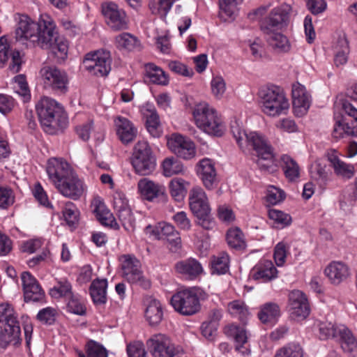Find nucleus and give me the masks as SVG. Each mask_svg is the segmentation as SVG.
<instances>
[{"label":"nucleus","instance_id":"obj_47","mask_svg":"<svg viewBox=\"0 0 357 357\" xmlns=\"http://www.w3.org/2000/svg\"><path fill=\"white\" fill-rule=\"evenodd\" d=\"M116 211L125 229L128 231H132L135 229V221L129 206Z\"/></svg>","mask_w":357,"mask_h":357},{"label":"nucleus","instance_id":"obj_35","mask_svg":"<svg viewBox=\"0 0 357 357\" xmlns=\"http://www.w3.org/2000/svg\"><path fill=\"white\" fill-rule=\"evenodd\" d=\"M281 167L285 177L289 181H295L300 176V167L295 160L288 155L281 157Z\"/></svg>","mask_w":357,"mask_h":357},{"label":"nucleus","instance_id":"obj_14","mask_svg":"<svg viewBox=\"0 0 357 357\" xmlns=\"http://www.w3.org/2000/svg\"><path fill=\"white\" fill-rule=\"evenodd\" d=\"M38 28L33 45L42 49H49L58 38L59 33L53 19L48 15H42L38 20Z\"/></svg>","mask_w":357,"mask_h":357},{"label":"nucleus","instance_id":"obj_30","mask_svg":"<svg viewBox=\"0 0 357 357\" xmlns=\"http://www.w3.org/2000/svg\"><path fill=\"white\" fill-rule=\"evenodd\" d=\"M338 336L341 348L351 357H357V341L352 333L344 326H340Z\"/></svg>","mask_w":357,"mask_h":357},{"label":"nucleus","instance_id":"obj_33","mask_svg":"<svg viewBox=\"0 0 357 357\" xmlns=\"http://www.w3.org/2000/svg\"><path fill=\"white\" fill-rule=\"evenodd\" d=\"M328 160L337 176L346 179H349L354 176L355 170L352 165L345 163L333 154L328 156Z\"/></svg>","mask_w":357,"mask_h":357},{"label":"nucleus","instance_id":"obj_8","mask_svg":"<svg viewBox=\"0 0 357 357\" xmlns=\"http://www.w3.org/2000/svg\"><path fill=\"white\" fill-rule=\"evenodd\" d=\"M259 102L264 114L270 116L286 114L289 102L282 91L278 86L261 89L259 91Z\"/></svg>","mask_w":357,"mask_h":357},{"label":"nucleus","instance_id":"obj_37","mask_svg":"<svg viewBox=\"0 0 357 357\" xmlns=\"http://www.w3.org/2000/svg\"><path fill=\"white\" fill-rule=\"evenodd\" d=\"M145 69L146 77L151 82L164 86L168 84V76L160 68L153 63H148L145 66Z\"/></svg>","mask_w":357,"mask_h":357},{"label":"nucleus","instance_id":"obj_2","mask_svg":"<svg viewBox=\"0 0 357 357\" xmlns=\"http://www.w3.org/2000/svg\"><path fill=\"white\" fill-rule=\"evenodd\" d=\"M46 171L49 178L63 196L77 200L84 194V182L67 162L51 158L47 162Z\"/></svg>","mask_w":357,"mask_h":357},{"label":"nucleus","instance_id":"obj_41","mask_svg":"<svg viewBox=\"0 0 357 357\" xmlns=\"http://www.w3.org/2000/svg\"><path fill=\"white\" fill-rule=\"evenodd\" d=\"M186 185L188 183L180 178H174L169 182V192L175 201L183 200L187 193Z\"/></svg>","mask_w":357,"mask_h":357},{"label":"nucleus","instance_id":"obj_23","mask_svg":"<svg viewBox=\"0 0 357 357\" xmlns=\"http://www.w3.org/2000/svg\"><path fill=\"white\" fill-rule=\"evenodd\" d=\"M292 104L295 112L305 113L310 106V96L304 86L299 83L292 85Z\"/></svg>","mask_w":357,"mask_h":357},{"label":"nucleus","instance_id":"obj_57","mask_svg":"<svg viewBox=\"0 0 357 357\" xmlns=\"http://www.w3.org/2000/svg\"><path fill=\"white\" fill-rule=\"evenodd\" d=\"M288 249L289 246L284 242H280L275 245L274 259L277 266H281L284 264Z\"/></svg>","mask_w":357,"mask_h":357},{"label":"nucleus","instance_id":"obj_1","mask_svg":"<svg viewBox=\"0 0 357 357\" xmlns=\"http://www.w3.org/2000/svg\"><path fill=\"white\" fill-rule=\"evenodd\" d=\"M231 132L241 149L250 146L255 151L256 163L261 171L273 173L277 170L273 149L264 136L256 132L246 133L236 120L231 123Z\"/></svg>","mask_w":357,"mask_h":357},{"label":"nucleus","instance_id":"obj_59","mask_svg":"<svg viewBox=\"0 0 357 357\" xmlns=\"http://www.w3.org/2000/svg\"><path fill=\"white\" fill-rule=\"evenodd\" d=\"M88 357H107L105 348L95 341H90L87 344Z\"/></svg>","mask_w":357,"mask_h":357},{"label":"nucleus","instance_id":"obj_26","mask_svg":"<svg viewBox=\"0 0 357 357\" xmlns=\"http://www.w3.org/2000/svg\"><path fill=\"white\" fill-rule=\"evenodd\" d=\"M197 174L206 188L211 189L216 181V170L213 161L204 158L198 164Z\"/></svg>","mask_w":357,"mask_h":357},{"label":"nucleus","instance_id":"obj_4","mask_svg":"<svg viewBox=\"0 0 357 357\" xmlns=\"http://www.w3.org/2000/svg\"><path fill=\"white\" fill-rule=\"evenodd\" d=\"M287 19V12L281 7L273 8L261 23V30L268 43L274 49L287 52L289 42L286 36L278 32Z\"/></svg>","mask_w":357,"mask_h":357},{"label":"nucleus","instance_id":"obj_62","mask_svg":"<svg viewBox=\"0 0 357 357\" xmlns=\"http://www.w3.org/2000/svg\"><path fill=\"white\" fill-rule=\"evenodd\" d=\"M10 46L5 36L0 38V68H3L7 62L10 54Z\"/></svg>","mask_w":357,"mask_h":357},{"label":"nucleus","instance_id":"obj_10","mask_svg":"<svg viewBox=\"0 0 357 357\" xmlns=\"http://www.w3.org/2000/svg\"><path fill=\"white\" fill-rule=\"evenodd\" d=\"M131 162L135 171L140 175H149L155 168V158L147 142L139 141L134 146Z\"/></svg>","mask_w":357,"mask_h":357},{"label":"nucleus","instance_id":"obj_56","mask_svg":"<svg viewBox=\"0 0 357 357\" xmlns=\"http://www.w3.org/2000/svg\"><path fill=\"white\" fill-rule=\"evenodd\" d=\"M15 202V196L13 190L6 187L0 185V207L7 208Z\"/></svg>","mask_w":357,"mask_h":357},{"label":"nucleus","instance_id":"obj_28","mask_svg":"<svg viewBox=\"0 0 357 357\" xmlns=\"http://www.w3.org/2000/svg\"><path fill=\"white\" fill-rule=\"evenodd\" d=\"M92 206L93 207V213L96 215L98 220L102 225L108 226L115 229H119V225L117 224L114 217L106 208L104 203L100 200L95 199L92 202Z\"/></svg>","mask_w":357,"mask_h":357},{"label":"nucleus","instance_id":"obj_25","mask_svg":"<svg viewBox=\"0 0 357 357\" xmlns=\"http://www.w3.org/2000/svg\"><path fill=\"white\" fill-rule=\"evenodd\" d=\"M324 273L331 282L333 284H339L345 280L349 275V267L340 261L330 263L324 270Z\"/></svg>","mask_w":357,"mask_h":357},{"label":"nucleus","instance_id":"obj_53","mask_svg":"<svg viewBox=\"0 0 357 357\" xmlns=\"http://www.w3.org/2000/svg\"><path fill=\"white\" fill-rule=\"evenodd\" d=\"M24 301L26 302L33 301L38 302L44 298L45 294L40 284H36L29 287L24 292Z\"/></svg>","mask_w":357,"mask_h":357},{"label":"nucleus","instance_id":"obj_16","mask_svg":"<svg viewBox=\"0 0 357 357\" xmlns=\"http://www.w3.org/2000/svg\"><path fill=\"white\" fill-rule=\"evenodd\" d=\"M102 13L106 23L114 31H121L128 28L126 13L119 9L116 3L112 2L103 3Z\"/></svg>","mask_w":357,"mask_h":357},{"label":"nucleus","instance_id":"obj_20","mask_svg":"<svg viewBox=\"0 0 357 357\" xmlns=\"http://www.w3.org/2000/svg\"><path fill=\"white\" fill-rule=\"evenodd\" d=\"M146 229L147 231L151 229L153 235L158 239L167 238L168 242L175 248L181 245V239L179 232L171 224L162 222L155 229H153L151 225H149L146 227Z\"/></svg>","mask_w":357,"mask_h":357},{"label":"nucleus","instance_id":"obj_63","mask_svg":"<svg viewBox=\"0 0 357 357\" xmlns=\"http://www.w3.org/2000/svg\"><path fill=\"white\" fill-rule=\"evenodd\" d=\"M56 311L52 307H45L40 310L37 314V319L49 325L52 324L55 321Z\"/></svg>","mask_w":357,"mask_h":357},{"label":"nucleus","instance_id":"obj_17","mask_svg":"<svg viewBox=\"0 0 357 357\" xmlns=\"http://www.w3.org/2000/svg\"><path fill=\"white\" fill-rule=\"evenodd\" d=\"M289 312L291 317L301 320L310 314V306L305 295L299 290H294L289 294Z\"/></svg>","mask_w":357,"mask_h":357},{"label":"nucleus","instance_id":"obj_55","mask_svg":"<svg viewBox=\"0 0 357 357\" xmlns=\"http://www.w3.org/2000/svg\"><path fill=\"white\" fill-rule=\"evenodd\" d=\"M213 95L217 98H221L226 91V84L221 76H215L211 82Z\"/></svg>","mask_w":357,"mask_h":357},{"label":"nucleus","instance_id":"obj_24","mask_svg":"<svg viewBox=\"0 0 357 357\" xmlns=\"http://www.w3.org/2000/svg\"><path fill=\"white\" fill-rule=\"evenodd\" d=\"M137 188L141 196L148 201H153L155 198L164 195L165 191L163 185L146 178L139 181Z\"/></svg>","mask_w":357,"mask_h":357},{"label":"nucleus","instance_id":"obj_50","mask_svg":"<svg viewBox=\"0 0 357 357\" xmlns=\"http://www.w3.org/2000/svg\"><path fill=\"white\" fill-rule=\"evenodd\" d=\"M229 255L226 253H221L212 261L213 273L217 274H225L229 270Z\"/></svg>","mask_w":357,"mask_h":357},{"label":"nucleus","instance_id":"obj_13","mask_svg":"<svg viewBox=\"0 0 357 357\" xmlns=\"http://www.w3.org/2000/svg\"><path fill=\"white\" fill-rule=\"evenodd\" d=\"M40 74L46 89L63 94L68 91V79L66 73L55 66H45Z\"/></svg>","mask_w":357,"mask_h":357},{"label":"nucleus","instance_id":"obj_27","mask_svg":"<svg viewBox=\"0 0 357 357\" xmlns=\"http://www.w3.org/2000/svg\"><path fill=\"white\" fill-rule=\"evenodd\" d=\"M278 271L271 261L262 260L253 268V278L266 282L277 277Z\"/></svg>","mask_w":357,"mask_h":357},{"label":"nucleus","instance_id":"obj_39","mask_svg":"<svg viewBox=\"0 0 357 357\" xmlns=\"http://www.w3.org/2000/svg\"><path fill=\"white\" fill-rule=\"evenodd\" d=\"M349 42L345 37L338 38L335 47L334 63L337 67L347 63L349 54Z\"/></svg>","mask_w":357,"mask_h":357},{"label":"nucleus","instance_id":"obj_49","mask_svg":"<svg viewBox=\"0 0 357 357\" xmlns=\"http://www.w3.org/2000/svg\"><path fill=\"white\" fill-rule=\"evenodd\" d=\"M319 337L321 340H326L330 337L338 336V329L340 327L335 326L331 322L322 321L318 325Z\"/></svg>","mask_w":357,"mask_h":357},{"label":"nucleus","instance_id":"obj_11","mask_svg":"<svg viewBox=\"0 0 357 357\" xmlns=\"http://www.w3.org/2000/svg\"><path fill=\"white\" fill-rule=\"evenodd\" d=\"M146 346L153 357H175L181 351L167 335L162 333L151 335L146 341Z\"/></svg>","mask_w":357,"mask_h":357},{"label":"nucleus","instance_id":"obj_61","mask_svg":"<svg viewBox=\"0 0 357 357\" xmlns=\"http://www.w3.org/2000/svg\"><path fill=\"white\" fill-rule=\"evenodd\" d=\"M68 298H70L67 304L68 310L75 314L84 315L86 312V308L79 299L74 296L73 294Z\"/></svg>","mask_w":357,"mask_h":357},{"label":"nucleus","instance_id":"obj_31","mask_svg":"<svg viewBox=\"0 0 357 357\" xmlns=\"http://www.w3.org/2000/svg\"><path fill=\"white\" fill-rule=\"evenodd\" d=\"M280 316V306L275 303H266L261 306L258 318L263 324H273Z\"/></svg>","mask_w":357,"mask_h":357},{"label":"nucleus","instance_id":"obj_54","mask_svg":"<svg viewBox=\"0 0 357 357\" xmlns=\"http://www.w3.org/2000/svg\"><path fill=\"white\" fill-rule=\"evenodd\" d=\"M243 0H219L220 8L229 17H234L236 11L237 6Z\"/></svg>","mask_w":357,"mask_h":357},{"label":"nucleus","instance_id":"obj_40","mask_svg":"<svg viewBox=\"0 0 357 357\" xmlns=\"http://www.w3.org/2000/svg\"><path fill=\"white\" fill-rule=\"evenodd\" d=\"M146 115V128L153 137H160L162 133L160 119L155 110H149Z\"/></svg>","mask_w":357,"mask_h":357},{"label":"nucleus","instance_id":"obj_38","mask_svg":"<svg viewBox=\"0 0 357 357\" xmlns=\"http://www.w3.org/2000/svg\"><path fill=\"white\" fill-rule=\"evenodd\" d=\"M50 50L52 54L56 58V62L61 63L66 60L68 52V43L60 36L52 43Z\"/></svg>","mask_w":357,"mask_h":357},{"label":"nucleus","instance_id":"obj_15","mask_svg":"<svg viewBox=\"0 0 357 357\" xmlns=\"http://www.w3.org/2000/svg\"><path fill=\"white\" fill-rule=\"evenodd\" d=\"M121 269L123 277L130 283L137 284L144 289L150 287V282L146 280L141 270L140 261L132 255L122 257Z\"/></svg>","mask_w":357,"mask_h":357},{"label":"nucleus","instance_id":"obj_19","mask_svg":"<svg viewBox=\"0 0 357 357\" xmlns=\"http://www.w3.org/2000/svg\"><path fill=\"white\" fill-rule=\"evenodd\" d=\"M38 25V22L36 23L27 15H21L15 30L16 38L18 40H29L33 45Z\"/></svg>","mask_w":357,"mask_h":357},{"label":"nucleus","instance_id":"obj_6","mask_svg":"<svg viewBox=\"0 0 357 357\" xmlns=\"http://www.w3.org/2000/svg\"><path fill=\"white\" fill-rule=\"evenodd\" d=\"M189 206L192 213L197 218V225L206 230L213 229L215 221L211 214L207 196L200 187H194L189 193Z\"/></svg>","mask_w":357,"mask_h":357},{"label":"nucleus","instance_id":"obj_32","mask_svg":"<svg viewBox=\"0 0 357 357\" xmlns=\"http://www.w3.org/2000/svg\"><path fill=\"white\" fill-rule=\"evenodd\" d=\"M107 281L106 279L95 280L92 282L89 291L93 303L96 305L105 304L107 301Z\"/></svg>","mask_w":357,"mask_h":357},{"label":"nucleus","instance_id":"obj_21","mask_svg":"<svg viewBox=\"0 0 357 357\" xmlns=\"http://www.w3.org/2000/svg\"><path fill=\"white\" fill-rule=\"evenodd\" d=\"M225 335L234 340L235 348L242 354H248L249 349L246 347L248 343V336L244 328L235 324L228 325L225 328Z\"/></svg>","mask_w":357,"mask_h":357},{"label":"nucleus","instance_id":"obj_3","mask_svg":"<svg viewBox=\"0 0 357 357\" xmlns=\"http://www.w3.org/2000/svg\"><path fill=\"white\" fill-rule=\"evenodd\" d=\"M36 108L41 127L47 134H58L68 126L67 114L62 105L55 100L44 97Z\"/></svg>","mask_w":357,"mask_h":357},{"label":"nucleus","instance_id":"obj_52","mask_svg":"<svg viewBox=\"0 0 357 357\" xmlns=\"http://www.w3.org/2000/svg\"><path fill=\"white\" fill-rule=\"evenodd\" d=\"M268 216L282 228L289 225L291 222V217L281 211L271 209L268 211Z\"/></svg>","mask_w":357,"mask_h":357},{"label":"nucleus","instance_id":"obj_36","mask_svg":"<svg viewBox=\"0 0 357 357\" xmlns=\"http://www.w3.org/2000/svg\"><path fill=\"white\" fill-rule=\"evenodd\" d=\"M162 168L163 175L166 177L182 174L185 172L183 163L174 156L166 158L162 162Z\"/></svg>","mask_w":357,"mask_h":357},{"label":"nucleus","instance_id":"obj_5","mask_svg":"<svg viewBox=\"0 0 357 357\" xmlns=\"http://www.w3.org/2000/svg\"><path fill=\"white\" fill-rule=\"evenodd\" d=\"M193 117L197 126L205 132L217 137L223 135L225 126L221 116L208 103L196 105L193 109Z\"/></svg>","mask_w":357,"mask_h":357},{"label":"nucleus","instance_id":"obj_12","mask_svg":"<svg viewBox=\"0 0 357 357\" xmlns=\"http://www.w3.org/2000/svg\"><path fill=\"white\" fill-rule=\"evenodd\" d=\"M112 58L108 51H97L86 54L83 61L84 68L98 77L107 76L111 70Z\"/></svg>","mask_w":357,"mask_h":357},{"label":"nucleus","instance_id":"obj_45","mask_svg":"<svg viewBox=\"0 0 357 357\" xmlns=\"http://www.w3.org/2000/svg\"><path fill=\"white\" fill-rule=\"evenodd\" d=\"M116 45L119 48H123L129 51L133 50L139 46L138 39L128 33H123L115 38Z\"/></svg>","mask_w":357,"mask_h":357},{"label":"nucleus","instance_id":"obj_48","mask_svg":"<svg viewBox=\"0 0 357 357\" xmlns=\"http://www.w3.org/2000/svg\"><path fill=\"white\" fill-rule=\"evenodd\" d=\"M63 215L67 224L73 227L78 222L79 211L71 202H67L63 209Z\"/></svg>","mask_w":357,"mask_h":357},{"label":"nucleus","instance_id":"obj_64","mask_svg":"<svg viewBox=\"0 0 357 357\" xmlns=\"http://www.w3.org/2000/svg\"><path fill=\"white\" fill-rule=\"evenodd\" d=\"M173 220L177 227L183 230L188 231L191 227V222L187 216V213L184 211L176 213L173 216Z\"/></svg>","mask_w":357,"mask_h":357},{"label":"nucleus","instance_id":"obj_7","mask_svg":"<svg viewBox=\"0 0 357 357\" xmlns=\"http://www.w3.org/2000/svg\"><path fill=\"white\" fill-rule=\"evenodd\" d=\"M0 347L6 348L13 342H20L21 330L17 315L8 303L0 304Z\"/></svg>","mask_w":357,"mask_h":357},{"label":"nucleus","instance_id":"obj_42","mask_svg":"<svg viewBox=\"0 0 357 357\" xmlns=\"http://www.w3.org/2000/svg\"><path fill=\"white\" fill-rule=\"evenodd\" d=\"M72 294L71 284L64 278L56 280L54 287L50 289V295L54 298L68 297Z\"/></svg>","mask_w":357,"mask_h":357},{"label":"nucleus","instance_id":"obj_51","mask_svg":"<svg viewBox=\"0 0 357 357\" xmlns=\"http://www.w3.org/2000/svg\"><path fill=\"white\" fill-rule=\"evenodd\" d=\"M303 350L300 345L289 344L277 351L275 357H303Z\"/></svg>","mask_w":357,"mask_h":357},{"label":"nucleus","instance_id":"obj_22","mask_svg":"<svg viewBox=\"0 0 357 357\" xmlns=\"http://www.w3.org/2000/svg\"><path fill=\"white\" fill-rule=\"evenodd\" d=\"M114 123L116 134L123 144H128L135 139L137 129L130 120L123 116H118Z\"/></svg>","mask_w":357,"mask_h":357},{"label":"nucleus","instance_id":"obj_34","mask_svg":"<svg viewBox=\"0 0 357 357\" xmlns=\"http://www.w3.org/2000/svg\"><path fill=\"white\" fill-rule=\"evenodd\" d=\"M145 317L151 325H157L162 319L163 311L160 302L155 298L149 301L145 310Z\"/></svg>","mask_w":357,"mask_h":357},{"label":"nucleus","instance_id":"obj_46","mask_svg":"<svg viewBox=\"0 0 357 357\" xmlns=\"http://www.w3.org/2000/svg\"><path fill=\"white\" fill-rule=\"evenodd\" d=\"M228 311L233 317L238 318L242 321H244L249 314L245 304L238 300L229 303Z\"/></svg>","mask_w":357,"mask_h":357},{"label":"nucleus","instance_id":"obj_18","mask_svg":"<svg viewBox=\"0 0 357 357\" xmlns=\"http://www.w3.org/2000/svg\"><path fill=\"white\" fill-rule=\"evenodd\" d=\"M169 149L178 157L185 160L192 158L195 155L194 143L179 134H172L167 141Z\"/></svg>","mask_w":357,"mask_h":357},{"label":"nucleus","instance_id":"obj_43","mask_svg":"<svg viewBox=\"0 0 357 357\" xmlns=\"http://www.w3.org/2000/svg\"><path fill=\"white\" fill-rule=\"evenodd\" d=\"M227 242L229 246L236 250H243L246 247L244 236L238 228L230 229L227 233Z\"/></svg>","mask_w":357,"mask_h":357},{"label":"nucleus","instance_id":"obj_60","mask_svg":"<svg viewBox=\"0 0 357 357\" xmlns=\"http://www.w3.org/2000/svg\"><path fill=\"white\" fill-rule=\"evenodd\" d=\"M127 353L129 357H147L144 344L139 341L128 344Z\"/></svg>","mask_w":357,"mask_h":357},{"label":"nucleus","instance_id":"obj_9","mask_svg":"<svg viewBox=\"0 0 357 357\" xmlns=\"http://www.w3.org/2000/svg\"><path fill=\"white\" fill-rule=\"evenodd\" d=\"M201 291V289L195 287L180 290L172 296L171 304L180 314L192 315L200 310Z\"/></svg>","mask_w":357,"mask_h":357},{"label":"nucleus","instance_id":"obj_58","mask_svg":"<svg viewBox=\"0 0 357 357\" xmlns=\"http://www.w3.org/2000/svg\"><path fill=\"white\" fill-rule=\"evenodd\" d=\"M285 198V194L281 189L271 186L266 195L267 202L272 205L277 204Z\"/></svg>","mask_w":357,"mask_h":357},{"label":"nucleus","instance_id":"obj_29","mask_svg":"<svg viewBox=\"0 0 357 357\" xmlns=\"http://www.w3.org/2000/svg\"><path fill=\"white\" fill-rule=\"evenodd\" d=\"M175 268L178 273L190 279L196 278L203 272L201 264L192 258L177 262Z\"/></svg>","mask_w":357,"mask_h":357},{"label":"nucleus","instance_id":"obj_44","mask_svg":"<svg viewBox=\"0 0 357 357\" xmlns=\"http://www.w3.org/2000/svg\"><path fill=\"white\" fill-rule=\"evenodd\" d=\"M311 178L318 182L319 185H325L330 179L331 172L326 165L314 164L310 169Z\"/></svg>","mask_w":357,"mask_h":357}]
</instances>
